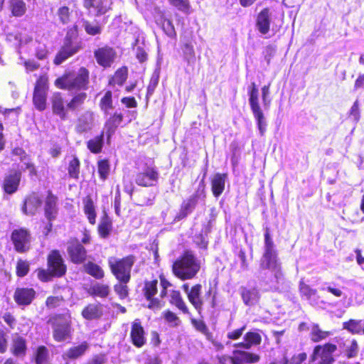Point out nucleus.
Wrapping results in <instances>:
<instances>
[{"instance_id":"29","label":"nucleus","mask_w":364,"mask_h":364,"mask_svg":"<svg viewBox=\"0 0 364 364\" xmlns=\"http://www.w3.org/2000/svg\"><path fill=\"white\" fill-rule=\"evenodd\" d=\"M256 27L263 35L269 33L271 25V12L269 7L263 8L256 16Z\"/></svg>"},{"instance_id":"57","label":"nucleus","mask_w":364,"mask_h":364,"mask_svg":"<svg viewBox=\"0 0 364 364\" xmlns=\"http://www.w3.org/2000/svg\"><path fill=\"white\" fill-rule=\"evenodd\" d=\"M264 252H277L275 249L274 241L270 235V230L269 228H265L264 234Z\"/></svg>"},{"instance_id":"58","label":"nucleus","mask_w":364,"mask_h":364,"mask_svg":"<svg viewBox=\"0 0 364 364\" xmlns=\"http://www.w3.org/2000/svg\"><path fill=\"white\" fill-rule=\"evenodd\" d=\"M57 15L63 24H68L70 21L71 12L68 6H60L58 9Z\"/></svg>"},{"instance_id":"35","label":"nucleus","mask_w":364,"mask_h":364,"mask_svg":"<svg viewBox=\"0 0 364 364\" xmlns=\"http://www.w3.org/2000/svg\"><path fill=\"white\" fill-rule=\"evenodd\" d=\"M90 345L87 341H82L77 346L69 348L63 355L65 360H77L83 356L89 349Z\"/></svg>"},{"instance_id":"4","label":"nucleus","mask_w":364,"mask_h":364,"mask_svg":"<svg viewBox=\"0 0 364 364\" xmlns=\"http://www.w3.org/2000/svg\"><path fill=\"white\" fill-rule=\"evenodd\" d=\"M68 271L67 264L58 250H52L47 255V269L38 267L35 270L39 281L46 283L55 278L64 277Z\"/></svg>"},{"instance_id":"25","label":"nucleus","mask_w":364,"mask_h":364,"mask_svg":"<svg viewBox=\"0 0 364 364\" xmlns=\"http://www.w3.org/2000/svg\"><path fill=\"white\" fill-rule=\"evenodd\" d=\"M93 123V112L91 110H86L76 118L75 131L78 134L87 132L92 129Z\"/></svg>"},{"instance_id":"40","label":"nucleus","mask_w":364,"mask_h":364,"mask_svg":"<svg viewBox=\"0 0 364 364\" xmlns=\"http://www.w3.org/2000/svg\"><path fill=\"white\" fill-rule=\"evenodd\" d=\"M169 303L175 306L184 314H189V309L184 301L183 296L179 290L173 289L170 292Z\"/></svg>"},{"instance_id":"21","label":"nucleus","mask_w":364,"mask_h":364,"mask_svg":"<svg viewBox=\"0 0 364 364\" xmlns=\"http://www.w3.org/2000/svg\"><path fill=\"white\" fill-rule=\"evenodd\" d=\"M44 216L48 221L55 220L58 215V198L51 190L46 191L43 200Z\"/></svg>"},{"instance_id":"48","label":"nucleus","mask_w":364,"mask_h":364,"mask_svg":"<svg viewBox=\"0 0 364 364\" xmlns=\"http://www.w3.org/2000/svg\"><path fill=\"white\" fill-rule=\"evenodd\" d=\"M49 359V350L43 345L38 346L33 352V360L35 364H43Z\"/></svg>"},{"instance_id":"23","label":"nucleus","mask_w":364,"mask_h":364,"mask_svg":"<svg viewBox=\"0 0 364 364\" xmlns=\"http://www.w3.org/2000/svg\"><path fill=\"white\" fill-rule=\"evenodd\" d=\"M42 200L36 192H31L24 199L21 211L26 215H34L42 205Z\"/></svg>"},{"instance_id":"56","label":"nucleus","mask_w":364,"mask_h":364,"mask_svg":"<svg viewBox=\"0 0 364 364\" xmlns=\"http://www.w3.org/2000/svg\"><path fill=\"white\" fill-rule=\"evenodd\" d=\"M159 81V75L158 73H154L151 76L147 86V91L146 94V103L149 102L150 97L153 95L156 87H157Z\"/></svg>"},{"instance_id":"31","label":"nucleus","mask_w":364,"mask_h":364,"mask_svg":"<svg viewBox=\"0 0 364 364\" xmlns=\"http://www.w3.org/2000/svg\"><path fill=\"white\" fill-rule=\"evenodd\" d=\"M28 350L26 339L18 334H16L12 340L10 346V352L13 356L16 358H23L26 356Z\"/></svg>"},{"instance_id":"14","label":"nucleus","mask_w":364,"mask_h":364,"mask_svg":"<svg viewBox=\"0 0 364 364\" xmlns=\"http://www.w3.org/2000/svg\"><path fill=\"white\" fill-rule=\"evenodd\" d=\"M93 54L96 63L103 68L112 67L117 56L116 50L107 44L95 49Z\"/></svg>"},{"instance_id":"32","label":"nucleus","mask_w":364,"mask_h":364,"mask_svg":"<svg viewBox=\"0 0 364 364\" xmlns=\"http://www.w3.org/2000/svg\"><path fill=\"white\" fill-rule=\"evenodd\" d=\"M82 5L90 12H93L96 16H101L110 10L107 0H82Z\"/></svg>"},{"instance_id":"30","label":"nucleus","mask_w":364,"mask_h":364,"mask_svg":"<svg viewBox=\"0 0 364 364\" xmlns=\"http://www.w3.org/2000/svg\"><path fill=\"white\" fill-rule=\"evenodd\" d=\"M103 314V305L100 302L89 303L81 311L82 317L87 321L98 320Z\"/></svg>"},{"instance_id":"9","label":"nucleus","mask_w":364,"mask_h":364,"mask_svg":"<svg viewBox=\"0 0 364 364\" xmlns=\"http://www.w3.org/2000/svg\"><path fill=\"white\" fill-rule=\"evenodd\" d=\"M48 90V77L47 74L41 75L35 82L33 92V103L37 110L42 112L46 109Z\"/></svg>"},{"instance_id":"33","label":"nucleus","mask_w":364,"mask_h":364,"mask_svg":"<svg viewBox=\"0 0 364 364\" xmlns=\"http://www.w3.org/2000/svg\"><path fill=\"white\" fill-rule=\"evenodd\" d=\"M228 176V173H216L210 179L211 191L214 197L218 198L225 191Z\"/></svg>"},{"instance_id":"8","label":"nucleus","mask_w":364,"mask_h":364,"mask_svg":"<svg viewBox=\"0 0 364 364\" xmlns=\"http://www.w3.org/2000/svg\"><path fill=\"white\" fill-rule=\"evenodd\" d=\"M249 104L250 109L256 120L257 128L261 136L266 132L267 123L264 113L259 102V90L255 82H252L248 87Z\"/></svg>"},{"instance_id":"19","label":"nucleus","mask_w":364,"mask_h":364,"mask_svg":"<svg viewBox=\"0 0 364 364\" xmlns=\"http://www.w3.org/2000/svg\"><path fill=\"white\" fill-rule=\"evenodd\" d=\"M159 173L155 166H146V168L136 173V183L142 187H151L158 183Z\"/></svg>"},{"instance_id":"12","label":"nucleus","mask_w":364,"mask_h":364,"mask_svg":"<svg viewBox=\"0 0 364 364\" xmlns=\"http://www.w3.org/2000/svg\"><path fill=\"white\" fill-rule=\"evenodd\" d=\"M158 283L157 279H146L142 287L143 295L149 301L147 308L153 311L159 310L164 306V301L155 297L158 293Z\"/></svg>"},{"instance_id":"38","label":"nucleus","mask_w":364,"mask_h":364,"mask_svg":"<svg viewBox=\"0 0 364 364\" xmlns=\"http://www.w3.org/2000/svg\"><path fill=\"white\" fill-rule=\"evenodd\" d=\"M112 220L107 213L100 217V222L97 225V232L101 238H107L112 231Z\"/></svg>"},{"instance_id":"61","label":"nucleus","mask_w":364,"mask_h":364,"mask_svg":"<svg viewBox=\"0 0 364 364\" xmlns=\"http://www.w3.org/2000/svg\"><path fill=\"white\" fill-rule=\"evenodd\" d=\"M160 285L161 287V289L160 291L159 296L161 299H164L167 296V289L168 287H170L172 284L165 277V276L163 274H161L159 277Z\"/></svg>"},{"instance_id":"60","label":"nucleus","mask_w":364,"mask_h":364,"mask_svg":"<svg viewBox=\"0 0 364 364\" xmlns=\"http://www.w3.org/2000/svg\"><path fill=\"white\" fill-rule=\"evenodd\" d=\"M163 318L167 323H171L174 326L179 325L180 319L178 316L169 309H167L163 312Z\"/></svg>"},{"instance_id":"36","label":"nucleus","mask_w":364,"mask_h":364,"mask_svg":"<svg viewBox=\"0 0 364 364\" xmlns=\"http://www.w3.org/2000/svg\"><path fill=\"white\" fill-rule=\"evenodd\" d=\"M240 295L243 303L248 306H252L257 304L260 299V294L257 288L248 289L242 287L240 289Z\"/></svg>"},{"instance_id":"42","label":"nucleus","mask_w":364,"mask_h":364,"mask_svg":"<svg viewBox=\"0 0 364 364\" xmlns=\"http://www.w3.org/2000/svg\"><path fill=\"white\" fill-rule=\"evenodd\" d=\"M128 77V68L127 66H122L119 68L109 77L108 85L110 86H122Z\"/></svg>"},{"instance_id":"45","label":"nucleus","mask_w":364,"mask_h":364,"mask_svg":"<svg viewBox=\"0 0 364 364\" xmlns=\"http://www.w3.org/2000/svg\"><path fill=\"white\" fill-rule=\"evenodd\" d=\"M99 107L105 114H108L109 111L114 108L112 92L111 90H108L104 92L100 100Z\"/></svg>"},{"instance_id":"11","label":"nucleus","mask_w":364,"mask_h":364,"mask_svg":"<svg viewBox=\"0 0 364 364\" xmlns=\"http://www.w3.org/2000/svg\"><path fill=\"white\" fill-rule=\"evenodd\" d=\"M31 233L25 228L14 229L11 234V240L15 251L23 254L31 250Z\"/></svg>"},{"instance_id":"7","label":"nucleus","mask_w":364,"mask_h":364,"mask_svg":"<svg viewBox=\"0 0 364 364\" xmlns=\"http://www.w3.org/2000/svg\"><path fill=\"white\" fill-rule=\"evenodd\" d=\"M136 262L134 255H128L121 258L110 257L107 260L108 267L116 279H131L132 269Z\"/></svg>"},{"instance_id":"49","label":"nucleus","mask_w":364,"mask_h":364,"mask_svg":"<svg viewBox=\"0 0 364 364\" xmlns=\"http://www.w3.org/2000/svg\"><path fill=\"white\" fill-rule=\"evenodd\" d=\"M299 291L301 297H304L307 300L317 296V290L313 289L310 285L306 284L304 279H301L299 283Z\"/></svg>"},{"instance_id":"20","label":"nucleus","mask_w":364,"mask_h":364,"mask_svg":"<svg viewBox=\"0 0 364 364\" xmlns=\"http://www.w3.org/2000/svg\"><path fill=\"white\" fill-rule=\"evenodd\" d=\"M21 178L22 172L18 169H13L6 174L1 184L4 193L7 195H12L17 192L20 186Z\"/></svg>"},{"instance_id":"43","label":"nucleus","mask_w":364,"mask_h":364,"mask_svg":"<svg viewBox=\"0 0 364 364\" xmlns=\"http://www.w3.org/2000/svg\"><path fill=\"white\" fill-rule=\"evenodd\" d=\"M84 271L96 279H102L105 273L104 269L97 263L88 261L83 265Z\"/></svg>"},{"instance_id":"37","label":"nucleus","mask_w":364,"mask_h":364,"mask_svg":"<svg viewBox=\"0 0 364 364\" xmlns=\"http://www.w3.org/2000/svg\"><path fill=\"white\" fill-rule=\"evenodd\" d=\"M83 212L86 215L87 220L92 225H95L97 218V211L95 203L90 195L82 198Z\"/></svg>"},{"instance_id":"63","label":"nucleus","mask_w":364,"mask_h":364,"mask_svg":"<svg viewBox=\"0 0 364 364\" xmlns=\"http://www.w3.org/2000/svg\"><path fill=\"white\" fill-rule=\"evenodd\" d=\"M183 55L189 63L190 59H195L196 53L193 45L186 43L182 47Z\"/></svg>"},{"instance_id":"50","label":"nucleus","mask_w":364,"mask_h":364,"mask_svg":"<svg viewBox=\"0 0 364 364\" xmlns=\"http://www.w3.org/2000/svg\"><path fill=\"white\" fill-rule=\"evenodd\" d=\"M82 24L85 33L89 36L100 35L102 31V27L99 22L92 23L88 20L83 19Z\"/></svg>"},{"instance_id":"3","label":"nucleus","mask_w":364,"mask_h":364,"mask_svg":"<svg viewBox=\"0 0 364 364\" xmlns=\"http://www.w3.org/2000/svg\"><path fill=\"white\" fill-rule=\"evenodd\" d=\"M90 71L80 67L77 72L66 70L54 81V85L63 90L85 91L90 86Z\"/></svg>"},{"instance_id":"6","label":"nucleus","mask_w":364,"mask_h":364,"mask_svg":"<svg viewBox=\"0 0 364 364\" xmlns=\"http://www.w3.org/2000/svg\"><path fill=\"white\" fill-rule=\"evenodd\" d=\"M79 28L77 24L69 27L63 40V44L54 57L53 63L60 65L65 60L76 54L82 48V42L77 41Z\"/></svg>"},{"instance_id":"52","label":"nucleus","mask_w":364,"mask_h":364,"mask_svg":"<svg viewBox=\"0 0 364 364\" xmlns=\"http://www.w3.org/2000/svg\"><path fill=\"white\" fill-rule=\"evenodd\" d=\"M343 328L347 330L352 334H360L363 330L361 325V320L355 319H349L343 322Z\"/></svg>"},{"instance_id":"10","label":"nucleus","mask_w":364,"mask_h":364,"mask_svg":"<svg viewBox=\"0 0 364 364\" xmlns=\"http://www.w3.org/2000/svg\"><path fill=\"white\" fill-rule=\"evenodd\" d=\"M336 350L337 346L331 343L315 346L309 357V364H333V353Z\"/></svg>"},{"instance_id":"51","label":"nucleus","mask_w":364,"mask_h":364,"mask_svg":"<svg viewBox=\"0 0 364 364\" xmlns=\"http://www.w3.org/2000/svg\"><path fill=\"white\" fill-rule=\"evenodd\" d=\"M330 335V331H323L320 328L318 324H314L310 333V338L313 342L318 343L326 339Z\"/></svg>"},{"instance_id":"54","label":"nucleus","mask_w":364,"mask_h":364,"mask_svg":"<svg viewBox=\"0 0 364 364\" xmlns=\"http://www.w3.org/2000/svg\"><path fill=\"white\" fill-rule=\"evenodd\" d=\"M30 262L26 259H18L16 265V275L18 277H24L30 271Z\"/></svg>"},{"instance_id":"2","label":"nucleus","mask_w":364,"mask_h":364,"mask_svg":"<svg viewBox=\"0 0 364 364\" xmlns=\"http://www.w3.org/2000/svg\"><path fill=\"white\" fill-rule=\"evenodd\" d=\"M201 269L200 260L191 250H184L172 263V274L181 281L196 277Z\"/></svg>"},{"instance_id":"53","label":"nucleus","mask_w":364,"mask_h":364,"mask_svg":"<svg viewBox=\"0 0 364 364\" xmlns=\"http://www.w3.org/2000/svg\"><path fill=\"white\" fill-rule=\"evenodd\" d=\"M97 172L102 181H105L108 178L110 172V164L108 159H104L97 161Z\"/></svg>"},{"instance_id":"59","label":"nucleus","mask_w":364,"mask_h":364,"mask_svg":"<svg viewBox=\"0 0 364 364\" xmlns=\"http://www.w3.org/2000/svg\"><path fill=\"white\" fill-rule=\"evenodd\" d=\"M191 323L195 328V329L204 335L209 333L208 328L202 319L191 318Z\"/></svg>"},{"instance_id":"18","label":"nucleus","mask_w":364,"mask_h":364,"mask_svg":"<svg viewBox=\"0 0 364 364\" xmlns=\"http://www.w3.org/2000/svg\"><path fill=\"white\" fill-rule=\"evenodd\" d=\"M37 292L31 287H18L15 289L13 299L17 306L25 307L31 305L36 299Z\"/></svg>"},{"instance_id":"22","label":"nucleus","mask_w":364,"mask_h":364,"mask_svg":"<svg viewBox=\"0 0 364 364\" xmlns=\"http://www.w3.org/2000/svg\"><path fill=\"white\" fill-rule=\"evenodd\" d=\"M259 360V354L242 350H234L232 355L230 356L231 364H253Z\"/></svg>"},{"instance_id":"47","label":"nucleus","mask_w":364,"mask_h":364,"mask_svg":"<svg viewBox=\"0 0 364 364\" xmlns=\"http://www.w3.org/2000/svg\"><path fill=\"white\" fill-rule=\"evenodd\" d=\"M131 279H117V282L114 284L113 289L116 294L121 300H124L129 296V289L127 284Z\"/></svg>"},{"instance_id":"46","label":"nucleus","mask_w":364,"mask_h":364,"mask_svg":"<svg viewBox=\"0 0 364 364\" xmlns=\"http://www.w3.org/2000/svg\"><path fill=\"white\" fill-rule=\"evenodd\" d=\"M67 171L69 178L75 180L79 179L80 173V161L75 155L72 156L70 159Z\"/></svg>"},{"instance_id":"44","label":"nucleus","mask_w":364,"mask_h":364,"mask_svg":"<svg viewBox=\"0 0 364 364\" xmlns=\"http://www.w3.org/2000/svg\"><path fill=\"white\" fill-rule=\"evenodd\" d=\"M104 134L105 132L102 131L99 135L87 141V148L91 153L97 154L102 152L104 145Z\"/></svg>"},{"instance_id":"17","label":"nucleus","mask_w":364,"mask_h":364,"mask_svg":"<svg viewBox=\"0 0 364 364\" xmlns=\"http://www.w3.org/2000/svg\"><path fill=\"white\" fill-rule=\"evenodd\" d=\"M259 267L262 269H269L274 272L277 279L284 278V272L279 261L277 252H263Z\"/></svg>"},{"instance_id":"39","label":"nucleus","mask_w":364,"mask_h":364,"mask_svg":"<svg viewBox=\"0 0 364 364\" xmlns=\"http://www.w3.org/2000/svg\"><path fill=\"white\" fill-rule=\"evenodd\" d=\"M8 9L10 16L21 18L26 14L27 6L23 0H8Z\"/></svg>"},{"instance_id":"62","label":"nucleus","mask_w":364,"mask_h":364,"mask_svg":"<svg viewBox=\"0 0 364 364\" xmlns=\"http://www.w3.org/2000/svg\"><path fill=\"white\" fill-rule=\"evenodd\" d=\"M9 346V339L7 333L2 328H0V353L4 354L7 351Z\"/></svg>"},{"instance_id":"34","label":"nucleus","mask_w":364,"mask_h":364,"mask_svg":"<svg viewBox=\"0 0 364 364\" xmlns=\"http://www.w3.org/2000/svg\"><path fill=\"white\" fill-rule=\"evenodd\" d=\"M261 343L262 336L258 332L248 331L245 334L243 341L234 344V347L249 350L252 346L260 345Z\"/></svg>"},{"instance_id":"26","label":"nucleus","mask_w":364,"mask_h":364,"mask_svg":"<svg viewBox=\"0 0 364 364\" xmlns=\"http://www.w3.org/2000/svg\"><path fill=\"white\" fill-rule=\"evenodd\" d=\"M340 352L347 358H353L358 355V344L354 338H342L338 341Z\"/></svg>"},{"instance_id":"16","label":"nucleus","mask_w":364,"mask_h":364,"mask_svg":"<svg viewBox=\"0 0 364 364\" xmlns=\"http://www.w3.org/2000/svg\"><path fill=\"white\" fill-rule=\"evenodd\" d=\"M67 252L70 261L74 264H85L87 260V250L77 238H71L68 241Z\"/></svg>"},{"instance_id":"55","label":"nucleus","mask_w":364,"mask_h":364,"mask_svg":"<svg viewBox=\"0 0 364 364\" xmlns=\"http://www.w3.org/2000/svg\"><path fill=\"white\" fill-rule=\"evenodd\" d=\"M169 4L178 11L189 14L192 11L189 0H168Z\"/></svg>"},{"instance_id":"27","label":"nucleus","mask_w":364,"mask_h":364,"mask_svg":"<svg viewBox=\"0 0 364 364\" xmlns=\"http://www.w3.org/2000/svg\"><path fill=\"white\" fill-rule=\"evenodd\" d=\"M124 114L121 112L115 111L106 119L104 125L107 139H109L115 133L118 127L124 121Z\"/></svg>"},{"instance_id":"28","label":"nucleus","mask_w":364,"mask_h":364,"mask_svg":"<svg viewBox=\"0 0 364 364\" xmlns=\"http://www.w3.org/2000/svg\"><path fill=\"white\" fill-rule=\"evenodd\" d=\"M198 196L196 193L191 196L188 198L183 200L180 205L178 213L175 216L176 221L185 219L196 208L198 203Z\"/></svg>"},{"instance_id":"13","label":"nucleus","mask_w":364,"mask_h":364,"mask_svg":"<svg viewBox=\"0 0 364 364\" xmlns=\"http://www.w3.org/2000/svg\"><path fill=\"white\" fill-rule=\"evenodd\" d=\"M70 289L66 286L54 285L53 295L47 296L45 305L48 309H55L63 306L69 300Z\"/></svg>"},{"instance_id":"5","label":"nucleus","mask_w":364,"mask_h":364,"mask_svg":"<svg viewBox=\"0 0 364 364\" xmlns=\"http://www.w3.org/2000/svg\"><path fill=\"white\" fill-rule=\"evenodd\" d=\"M47 323L52 327V336L55 342L63 343L72 338L74 329L70 310L51 315Z\"/></svg>"},{"instance_id":"1","label":"nucleus","mask_w":364,"mask_h":364,"mask_svg":"<svg viewBox=\"0 0 364 364\" xmlns=\"http://www.w3.org/2000/svg\"><path fill=\"white\" fill-rule=\"evenodd\" d=\"M87 98L85 92L74 94L69 101H66L65 95L60 92H55L50 97L52 113L60 120L65 121L69 118L68 112H75L83 106Z\"/></svg>"},{"instance_id":"24","label":"nucleus","mask_w":364,"mask_h":364,"mask_svg":"<svg viewBox=\"0 0 364 364\" xmlns=\"http://www.w3.org/2000/svg\"><path fill=\"white\" fill-rule=\"evenodd\" d=\"M187 296L190 304L193 306L199 315L202 314L204 301L202 297V285L199 283L193 284L188 291Z\"/></svg>"},{"instance_id":"41","label":"nucleus","mask_w":364,"mask_h":364,"mask_svg":"<svg viewBox=\"0 0 364 364\" xmlns=\"http://www.w3.org/2000/svg\"><path fill=\"white\" fill-rule=\"evenodd\" d=\"M87 293L92 297L107 298L110 294V287L107 284L95 283L90 287Z\"/></svg>"},{"instance_id":"64","label":"nucleus","mask_w":364,"mask_h":364,"mask_svg":"<svg viewBox=\"0 0 364 364\" xmlns=\"http://www.w3.org/2000/svg\"><path fill=\"white\" fill-rule=\"evenodd\" d=\"M270 86L271 83L269 82L267 85H265L262 87V100L265 107H269L270 105V100L269 99L270 95Z\"/></svg>"},{"instance_id":"15","label":"nucleus","mask_w":364,"mask_h":364,"mask_svg":"<svg viewBox=\"0 0 364 364\" xmlns=\"http://www.w3.org/2000/svg\"><path fill=\"white\" fill-rule=\"evenodd\" d=\"M129 338L136 348H141L146 344L147 333L141 319L136 318L131 323Z\"/></svg>"}]
</instances>
